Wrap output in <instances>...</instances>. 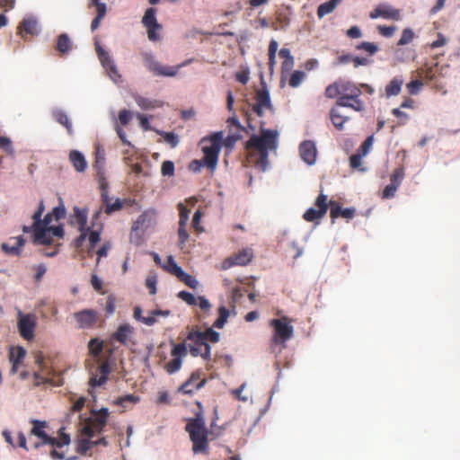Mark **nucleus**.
I'll return each instance as SVG.
<instances>
[{
  "label": "nucleus",
  "mask_w": 460,
  "mask_h": 460,
  "mask_svg": "<svg viewBox=\"0 0 460 460\" xmlns=\"http://www.w3.org/2000/svg\"><path fill=\"white\" fill-rule=\"evenodd\" d=\"M137 105L143 110H152L162 106V102L136 95L134 97Z\"/></svg>",
  "instance_id": "473e14b6"
},
{
  "label": "nucleus",
  "mask_w": 460,
  "mask_h": 460,
  "mask_svg": "<svg viewBox=\"0 0 460 460\" xmlns=\"http://www.w3.org/2000/svg\"><path fill=\"white\" fill-rule=\"evenodd\" d=\"M102 192V200L105 207L104 211L106 214L110 215L115 211H118L122 208V201L119 199H117L113 203H111V199L108 195V191L106 190L105 184H101Z\"/></svg>",
  "instance_id": "5701e85b"
},
{
  "label": "nucleus",
  "mask_w": 460,
  "mask_h": 460,
  "mask_svg": "<svg viewBox=\"0 0 460 460\" xmlns=\"http://www.w3.org/2000/svg\"><path fill=\"white\" fill-rule=\"evenodd\" d=\"M254 100L255 102L252 104V110L254 113H256L257 116L262 117L265 110L270 111H274L270 101V93L266 86H263L261 89L256 91Z\"/></svg>",
  "instance_id": "f8f14e48"
},
{
  "label": "nucleus",
  "mask_w": 460,
  "mask_h": 460,
  "mask_svg": "<svg viewBox=\"0 0 460 460\" xmlns=\"http://www.w3.org/2000/svg\"><path fill=\"white\" fill-rule=\"evenodd\" d=\"M178 297L187 303L189 305H196L198 303L197 297L188 291H180L178 293Z\"/></svg>",
  "instance_id": "09e8293b"
},
{
  "label": "nucleus",
  "mask_w": 460,
  "mask_h": 460,
  "mask_svg": "<svg viewBox=\"0 0 460 460\" xmlns=\"http://www.w3.org/2000/svg\"><path fill=\"white\" fill-rule=\"evenodd\" d=\"M144 64L146 68L152 72L155 75L169 76L172 77L177 75L179 69L184 66L188 62L176 66H164L157 62L151 53H142Z\"/></svg>",
  "instance_id": "6e6552de"
},
{
  "label": "nucleus",
  "mask_w": 460,
  "mask_h": 460,
  "mask_svg": "<svg viewBox=\"0 0 460 460\" xmlns=\"http://www.w3.org/2000/svg\"><path fill=\"white\" fill-rule=\"evenodd\" d=\"M402 84H403L402 78H401V77H394L385 86V94L388 97L398 95L401 93Z\"/></svg>",
  "instance_id": "72a5a7b5"
},
{
  "label": "nucleus",
  "mask_w": 460,
  "mask_h": 460,
  "mask_svg": "<svg viewBox=\"0 0 460 460\" xmlns=\"http://www.w3.org/2000/svg\"><path fill=\"white\" fill-rule=\"evenodd\" d=\"M369 17L371 19L382 17L386 20L399 21L401 19V12L388 4H383L373 9L369 13Z\"/></svg>",
  "instance_id": "a211bd4d"
},
{
  "label": "nucleus",
  "mask_w": 460,
  "mask_h": 460,
  "mask_svg": "<svg viewBox=\"0 0 460 460\" xmlns=\"http://www.w3.org/2000/svg\"><path fill=\"white\" fill-rule=\"evenodd\" d=\"M34 232V243L40 244H49L51 243V236L49 233L48 227H43L41 223L40 225H32Z\"/></svg>",
  "instance_id": "a878e982"
},
{
  "label": "nucleus",
  "mask_w": 460,
  "mask_h": 460,
  "mask_svg": "<svg viewBox=\"0 0 460 460\" xmlns=\"http://www.w3.org/2000/svg\"><path fill=\"white\" fill-rule=\"evenodd\" d=\"M201 333L205 336V341L207 343H217L219 341V333L214 331L212 328H208L206 331L201 332Z\"/></svg>",
  "instance_id": "8fccbe9b"
},
{
  "label": "nucleus",
  "mask_w": 460,
  "mask_h": 460,
  "mask_svg": "<svg viewBox=\"0 0 460 460\" xmlns=\"http://www.w3.org/2000/svg\"><path fill=\"white\" fill-rule=\"evenodd\" d=\"M299 154L305 163L313 165L317 155L315 144L311 140L303 141L299 146Z\"/></svg>",
  "instance_id": "aec40b11"
},
{
  "label": "nucleus",
  "mask_w": 460,
  "mask_h": 460,
  "mask_svg": "<svg viewBox=\"0 0 460 460\" xmlns=\"http://www.w3.org/2000/svg\"><path fill=\"white\" fill-rule=\"evenodd\" d=\"M305 76V74L303 71H295L289 78V85L293 88L299 86L300 84L303 82Z\"/></svg>",
  "instance_id": "de8ad7c7"
},
{
  "label": "nucleus",
  "mask_w": 460,
  "mask_h": 460,
  "mask_svg": "<svg viewBox=\"0 0 460 460\" xmlns=\"http://www.w3.org/2000/svg\"><path fill=\"white\" fill-rule=\"evenodd\" d=\"M186 217H184L181 220L179 221V229H178V236H179V245L181 248L189 240V234L186 229Z\"/></svg>",
  "instance_id": "58836bf2"
},
{
  "label": "nucleus",
  "mask_w": 460,
  "mask_h": 460,
  "mask_svg": "<svg viewBox=\"0 0 460 460\" xmlns=\"http://www.w3.org/2000/svg\"><path fill=\"white\" fill-rule=\"evenodd\" d=\"M156 9L150 7L145 12L142 18V23L146 28L148 40L151 41H157L160 39L157 31L162 30V25L156 20Z\"/></svg>",
  "instance_id": "9d476101"
},
{
  "label": "nucleus",
  "mask_w": 460,
  "mask_h": 460,
  "mask_svg": "<svg viewBox=\"0 0 460 460\" xmlns=\"http://www.w3.org/2000/svg\"><path fill=\"white\" fill-rule=\"evenodd\" d=\"M423 85L420 80H413L406 84L410 94L415 95L419 93L421 86Z\"/></svg>",
  "instance_id": "4d7b16f0"
},
{
  "label": "nucleus",
  "mask_w": 460,
  "mask_h": 460,
  "mask_svg": "<svg viewBox=\"0 0 460 460\" xmlns=\"http://www.w3.org/2000/svg\"><path fill=\"white\" fill-rule=\"evenodd\" d=\"M223 131H217L211 136L202 137L199 142L204 154L203 162L211 172H214L217 166L219 153L223 146Z\"/></svg>",
  "instance_id": "20e7f679"
},
{
  "label": "nucleus",
  "mask_w": 460,
  "mask_h": 460,
  "mask_svg": "<svg viewBox=\"0 0 460 460\" xmlns=\"http://www.w3.org/2000/svg\"><path fill=\"white\" fill-rule=\"evenodd\" d=\"M91 438H82L77 444V452L81 455H85L88 450L93 447V440Z\"/></svg>",
  "instance_id": "49530a36"
},
{
  "label": "nucleus",
  "mask_w": 460,
  "mask_h": 460,
  "mask_svg": "<svg viewBox=\"0 0 460 460\" xmlns=\"http://www.w3.org/2000/svg\"><path fill=\"white\" fill-rule=\"evenodd\" d=\"M340 91L339 98H346L356 93L362 94L360 87L350 81L340 80Z\"/></svg>",
  "instance_id": "bb28decb"
},
{
  "label": "nucleus",
  "mask_w": 460,
  "mask_h": 460,
  "mask_svg": "<svg viewBox=\"0 0 460 460\" xmlns=\"http://www.w3.org/2000/svg\"><path fill=\"white\" fill-rule=\"evenodd\" d=\"M340 81L329 84L325 89V96L330 99L340 97Z\"/></svg>",
  "instance_id": "a18cd8bd"
},
{
  "label": "nucleus",
  "mask_w": 460,
  "mask_h": 460,
  "mask_svg": "<svg viewBox=\"0 0 460 460\" xmlns=\"http://www.w3.org/2000/svg\"><path fill=\"white\" fill-rule=\"evenodd\" d=\"M19 33H22V31L26 32L30 35H36L38 34V22L33 17H27L22 20V22L20 23L19 27Z\"/></svg>",
  "instance_id": "c756f323"
},
{
  "label": "nucleus",
  "mask_w": 460,
  "mask_h": 460,
  "mask_svg": "<svg viewBox=\"0 0 460 460\" xmlns=\"http://www.w3.org/2000/svg\"><path fill=\"white\" fill-rule=\"evenodd\" d=\"M147 217H148V216L146 213L141 214L137 217V219L134 222L132 230L137 231V230H140V229H143L144 227H146V223L147 221Z\"/></svg>",
  "instance_id": "13d9d810"
},
{
  "label": "nucleus",
  "mask_w": 460,
  "mask_h": 460,
  "mask_svg": "<svg viewBox=\"0 0 460 460\" xmlns=\"http://www.w3.org/2000/svg\"><path fill=\"white\" fill-rule=\"evenodd\" d=\"M264 124L261 122V135H252L245 144L248 162L261 171L268 168L269 153L276 151L279 137L277 130L266 129Z\"/></svg>",
  "instance_id": "f257e3e1"
},
{
  "label": "nucleus",
  "mask_w": 460,
  "mask_h": 460,
  "mask_svg": "<svg viewBox=\"0 0 460 460\" xmlns=\"http://www.w3.org/2000/svg\"><path fill=\"white\" fill-rule=\"evenodd\" d=\"M106 13L103 6H101L99 13H97V15L95 18L92 21L91 23V29L93 31H94L99 26L102 22V20L105 17Z\"/></svg>",
  "instance_id": "6e6d98bb"
},
{
  "label": "nucleus",
  "mask_w": 460,
  "mask_h": 460,
  "mask_svg": "<svg viewBox=\"0 0 460 460\" xmlns=\"http://www.w3.org/2000/svg\"><path fill=\"white\" fill-rule=\"evenodd\" d=\"M188 354L187 345L183 343L173 344L171 350V356L173 358L165 364L164 369L168 374H173L181 367L182 358Z\"/></svg>",
  "instance_id": "9b49d317"
},
{
  "label": "nucleus",
  "mask_w": 460,
  "mask_h": 460,
  "mask_svg": "<svg viewBox=\"0 0 460 460\" xmlns=\"http://www.w3.org/2000/svg\"><path fill=\"white\" fill-rule=\"evenodd\" d=\"M24 245V239L22 236L11 238L8 243L2 244L3 251L9 255H19L21 248Z\"/></svg>",
  "instance_id": "b1692460"
},
{
  "label": "nucleus",
  "mask_w": 460,
  "mask_h": 460,
  "mask_svg": "<svg viewBox=\"0 0 460 460\" xmlns=\"http://www.w3.org/2000/svg\"><path fill=\"white\" fill-rule=\"evenodd\" d=\"M162 136L164 141L168 143L172 147H175L179 144V137L173 132H163Z\"/></svg>",
  "instance_id": "5fc2aeb1"
},
{
  "label": "nucleus",
  "mask_w": 460,
  "mask_h": 460,
  "mask_svg": "<svg viewBox=\"0 0 460 460\" xmlns=\"http://www.w3.org/2000/svg\"><path fill=\"white\" fill-rule=\"evenodd\" d=\"M356 49L364 50L367 52L370 56H373L378 51L379 48L376 43L363 41L356 46Z\"/></svg>",
  "instance_id": "37998d69"
},
{
  "label": "nucleus",
  "mask_w": 460,
  "mask_h": 460,
  "mask_svg": "<svg viewBox=\"0 0 460 460\" xmlns=\"http://www.w3.org/2000/svg\"><path fill=\"white\" fill-rule=\"evenodd\" d=\"M414 38H415L414 31L410 28H406L402 31V36H401L400 40H398L397 45L404 46V45L410 44L413 40Z\"/></svg>",
  "instance_id": "79ce46f5"
},
{
  "label": "nucleus",
  "mask_w": 460,
  "mask_h": 460,
  "mask_svg": "<svg viewBox=\"0 0 460 460\" xmlns=\"http://www.w3.org/2000/svg\"><path fill=\"white\" fill-rule=\"evenodd\" d=\"M202 167H206V164L203 162V158L200 160H193L189 164V170L193 172H200Z\"/></svg>",
  "instance_id": "0e129e2a"
},
{
  "label": "nucleus",
  "mask_w": 460,
  "mask_h": 460,
  "mask_svg": "<svg viewBox=\"0 0 460 460\" xmlns=\"http://www.w3.org/2000/svg\"><path fill=\"white\" fill-rule=\"evenodd\" d=\"M0 147L3 148L9 155L13 154V148L12 146V142L6 137H0Z\"/></svg>",
  "instance_id": "052dcab7"
},
{
  "label": "nucleus",
  "mask_w": 460,
  "mask_h": 460,
  "mask_svg": "<svg viewBox=\"0 0 460 460\" xmlns=\"http://www.w3.org/2000/svg\"><path fill=\"white\" fill-rule=\"evenodd\" d=\"M111 373V367L109 362L103 361L97 369L96 374H93L89 379V386L99 387L106 384L108 381L109 375Z\"/></svg>",
  "instance_id": "6ab92c4d"
},
{
  "label": "nucleus",
  "mask_w": 460,
  "mask_h": 460,
  "mask_svg": "<svg viewBox=\"0 0 460 460\" xmlns=\"http://www.w3.org/2000/svg\"><path fill=\"white\" fill-rule=\"evenodd\" d=\"M146 286L149 289V293L155 295L156 293V278L155 276L147 277Z\"/></svg>",
  "instance_id": "774afa93"
},
{
  "label": "nucleus",
  "mask_w": 460,
  "mask_h": 460,
  "mask_svg": "<svg viewBox=\"0 0 460 460\" xmlns=\"http://www.w3.org/2000/svg\"><path fill=\"white\" fill-rule=\"evenodd\" d=\"M90 354L94 358H99L103 349V341L98 338H93L88 342Z\"/></svg>",
  "instance_id": "c9c22d12"
},
{
  "label": "nucleus",
  "mask_w": 460,
  "mask_h": 460,
  "mask_svg": "<svg viewBox=\"0 0 460 460\" xmlns=\"http://www.w3.org/2000/svg\"><path fill=\"white\" fill-rule=\"evenodd\" d=\"M330 117H331L333 126L339 130H342L344 123L349 119V118L348 116L344 115L341 111V110L339 109V107L337 105H336V107H333L331 110Z\"/></svg>",
  "instance_id": "7c9ffc66"
},
{
  "label": "nucleus",
  "mask_w": 460,
  "mask_h": 460,
  "mask_svg": "<svg viewBox=\"0 0 460 460\" xmlns=\"http://www.w3.org/2000/svg\"><path fill=\"white\" fill-rule=\"evenodd\" d=\"M32 428L30 434L38 438L40 441L34 444V448L41 446H50L49 451V456L53 460H75L76 457H66L65 447H68L71 442L70 436L64 432V428L59 429L58 438L47 434L46 429L49 427L45 420H31Z\"/></svg>",
  "instance_id": "f03ea898"
},
{
  "label": "nucleus",
  "mask_w": 460,
  "mask_h": 460,
  "mask_svg": "<svg viewBox=\"0 0 460 460\" xmlns=\"http://www.w3.org/2000/svg\"><path fill=\"white\" fill-rule=\"evenodd\" d=\"M360 96L361 94L356 93L346 98H338L336 105L338 107L350 108L355 111H362L365 110V104Z\"/></svg>",
  "instance_id": "412c9836"
},
{
  "label": "nucleus",
  "mask_w": 460,
  "mask_h": 460,
  "mask_svg": "<svg viewBox=\"0 0 460 460\" xmlns=\"http://www.w3.org/2000/svg\"><path fill=\"white\" fill-rule=\"evenodd\" d=\"M52 214V217H54L56 220H59L66 216V209L63 205L58 206L52 209L50 212Z\"/></svg>",
  "instance_id": "338daca9"
},
{
  "label": "nucleus",
  "mask_w": 460,
  "mask_h": 460,
  "mask_svg": "<svg viewBox=\"0 0 460 460\" xmlns=\"http://www.w3.org/2000/svg\"><path fill=\"white\" fill-rule=\"evenodd\" d=\"M341 2V0H330L321 4L317 8V16L319 18H323V16L332 13Z\"/></svg>",
  "instance_id": "f704fd0d"
},
{
  "label": "nucleus",
  "mask_w": 460,
  "mask_h": 460,
  "mask_svg": "<svg viewBox=\"0 0 460 460\" xmlns=\"http://www.w3.org/2000/svg\"><path fill=\"white\" fill-rule=\"evenodd\" d=\"M163 268L176 277L182 275L183 270L177 265L172 255L168 256L167 265H163Z\"/></svg>",
  "instance_id": "a19ab883"
},
{
  "label": "nucleus",
  "mask_w": 460,
  "mask_h": 460,
  "mask_svg": "<svg viewBox=\"0 0 460 460\" xmlns=\"http://www.w3.org/2000/svg\"><path fill=\"white\" fill-rule=\"evenodd\" d=\"M392 113L400 119L402 125H404L409 119V115L402 111L400 108L393 109Z\"/></svg>",
  "instance_id": "69168bd1"
},
{
  "label": "nucleus",
  "mask_w": 460,
  "mask_h": 460,
  "mask_svg": "<svg viewBox=\"0 0 460 460\" xmlns=\"http://www.w3.org/2000/svg\"><path fill=\"white\" fill-rule=\"evenodd\" d=\"M161 173L163 176H172L174 174V164L169 160L163 162Z\"/></svg>",
  "instance_id": "603ef678"
},
{
  "label": "nucleus",
  "mask_w": 460,
  "mask_h": 460,
  "mask_svg": "<svg viewBox=\"0 0 460 460\" xmlns=\"http://www.w3.org/2000/svg\"><path fill=\"white\" fill-rule=\"evenodd\" d=\"M36 318L33 314H23L21 312L18 314V329L21 336L31 341L34 337V330L36 327Z\"/></svg>",
  "instance_id": "4468645a"
},
{
  "label": "nucleus",
  "mask_w": 460,
  "mask_h": 460,
  "mask_svg": "<svg viewBox=\"0 0 460 460\" xmlns=\"http://www.w3.org/2000/svg\"><path fill=\"white\" fill-rule=\"evenodd\" d=\"M74 318L81 329L93 327L99 320V314L93 309H84L74 314Z\"/></svg>",
  "instance_id": "f3484780"
},
{
  "label": "nucleus",
  "mask_w": 460,
  "mask_h": 460,
  "mask_svg": "<svg viewBox=\"0 0 460 460\" xmlns=\"http://www.w3.org/2000/svg\"><path fill=\"white\" fill-rule=\"evenodd\" d=\"M187 340L192 341L190 345V352L193 357H202L204 359L208 360L211 358V347L205 341V336L201 331H190L187 335Z\"/></svg>",
  "instance_id": "0eeeda50"
},
{
  "label": "nucleus",
  "mask_w": 460,
  "mask_h": 460,
  "mask_svg": "<svg viewBox=\"0 0 460 460\" xmlns=\"http://www.w3.org/2000/svg\"><path fill=\"white\" fill-rule=\"evenodd\" d=\"M132 119V114L128 110L124 109L119 111V121L122 126H127L130 119Z\"/></svg>",
  "instance_id": "bf43d9fd"
},
{
  "label": "nucleus",
  "mask_w": 460,
  "mask_h": 460,
  "mask_svg": "<svg viewBox=\"0 0 460 460\" xmlns=\"http://www.w3.org/2000/svg\"><path fill=\"white\" fill-rule=\"evenodd\" d=\"M218 314H219L218 318L215 321V323H213V326L216 328L221 329L224 327V325L227 322V319L230 315V312L226 306L221 305L218 308Z\"/></svg>",
  "instance_id": "4c0bfd02"
},
{
  "label": "nucleus",
  "mask_w": 460,
  "mask_h": 460,
  "mask_svg": "<svg viewBox=\"0 0 460 460\" xmlns=\"http://www.w3.org/2000/svg\"><path fill=\"white\" fill-rule=\"evenodd\" d=\"M377 31L379 34L385 38H391L394 32L396 31L395 26H385V25H377L376 27Z\"/></svg>",
  "instance_id": "864d4df0"
},
{
  "label": "nucleus",
  "mask_w": 460,
  "mask_h": 460,
  "mask_svg": "<svg viewBox=\"0 0 460 460\" xmlns=\"http://www.w3.org/2000/svg\"><path fill=\"white\" fill-rule=\"evenodd\" d=\"M330 205V217L332 218V222L334 223L335 219L339 217H341L346 219H351L355 216V209L347 208H342L340 204L336 201L331 200L328 203Z\"/></svg>",
  "instance_id": "4be33fe9"
},
{
  "label": "nucleus",
  "mask_w": 460,
  "mask_h": 460,
  "mask_svg": "<svg viewBox=\"0 0 460 460\" xmlns=\"http://www.w3.org/2000/svg\"><path fill=\"white\" fill-rule=\"evenodd\" d=\"M52 117L58 123H59L60 125H62L63 127L66 128L67 134L69 136H73L74 130H73L72 123H71L67 114L63 110L54 109L52 111Z\"/></svg>",
  "instance_id": "c85d7f7f"
},
{
  "label": "nucleus",
  "mask_w": 460,
  "mask_h": 460,
  "mask_svg": "<svg viewBox=\"0 0 460 460\" xmlns=\"http://www.w3.org/2000/svg\"><path fill=\"white\" fill-rule=\"evenodd\" d=\"M362 156L361 154H355L349 157V165L352 169H359L362 164Z\"/></svg>",
  "instance_id": "680f3d73"
},
{
  "label": "nucleus",
  "mask_w": 460,
  "mask_h": 460,
  "mask_svg": "<svg viewBox=\"0 0 460 460\" xmlns=\"http://www.w3.org/2000/svg\"><path fill=\"white\" fill-rule=\"evenodd\" d=\"M404 178V169L402 167L396 168L390 177V184L399 188L402 179Z\"/></svg>",
  "instance_id": "c03bdc74"
},
{
  "label": "nucleus",
  "mask_w": 460,
  "mask_h": 460,
  "mask_svg": "<svg viewBox=\"0 0 460 460\" xmlns=\"http://www.w3.org/2000/svg\"><path fill=\"white\" fill-rule=\"evenodd\" d=\"M139 401H140L139 396L130 394H126L124 396H120V397L117 398L114 401V403L118 406L127 408L128 403L136 404Z\"/></svg>",
  "instance_id": "e433bc0d"
},
{
  "label": "nucleus",
  "mask_w": 460,
  "mask_h": 460,
  "mask_svg": "<svg viewBox=\"0 0 460 460\" xmlns=\"http://www.w3.org/2000/svg\"><path fill=\"white\" fill-rule=\"evenodd\" d=\"M95 50L100 62L107 71L111 79L115 83L120 82L121 75L117 69L114 60L111 58L109 53L103 49L98 42H95Z\"/></svg>",
  "instance_id": "1a4fd4ad"
},
{
  "label": "nucleus",
  "mask_w": 460,
  "mask_h": 460,
  "mask_svg": "<svg viewBox=\"0 0 460 460\" xmlns=\"http://www.w3.org/2000/svg\"><path fill=\"white\" fill-rule=\"evenodd\" d=\"M91 413L92 416L84 420L80 416L82 425L80 429L81 434L88 438H93L104 429L110 414L108 408H102L98 411L92 410Z\"/></svg>",
  "instance_id": "39448f33"
},
{
  "label": "nucleus",
  "mask_w": 460,
  "mask_h": 460,
  "mask_svg": "<svg viewBox=\"0 0 460 460\" xmlns=\"http://www.w3.org/2000/svg\"><path fill=\"white\" fill-rule=\"evenodd\" d=\"M69 159L77 172H84L87 167V163L84 156L76 150H73L69 154Z\"/></svg>",
  "instance_id": "2f4dec72"
},
{
  "label": "nucleus",
  "mask_w": 460,
  "mask_h": 460,
  "mask_svg": "<svg viewBox=\"0 0 460 460\" xmlns=\"http://www.w3.org/2000/svg\"><path fill=\"white\" fill-rule=\"evenodd\" d=\"M206 383V378L201 379V371L195 370L192 372L190 378L179 387L178 392L182 394L191 395L195 391L202 388Z\"/></svg>",
  "instance_id": "dca6fc26"
},
{
  "label": "nucleus",
  "mask_w": 460,
  "mask_h": 460,
  "mask_svg": "<svg viewBox=\"0 0 460 460\" xmlns=\"http://www.w3.org/2000/svg\"><path fill=\"white\" fill-rule=\"evenodd\" d=\"M314 205L318 208H308L303 215V218L307 222H314L323 218L328 210V198L327 195L320 193L315 199Z\"/></svg>",
  "instance_id": "ddd939ff"
},
{
  "label": "nucleus",
  "mask_w": 460,
  "mask_h": 460,
  "mask_svg": "<svg viewBox=\"0 0 460 460\" xmlns=\"http://www.w3.org/2000/svg\"><path fill=\"white\" fill-rule=\"evenodd\" d=\"M45 210V206L43 203V200L40 201L38 209L35 211V213L32 216L33 224L34 225H40L41 223V216Z\"/></svg>",
  "instance_id": "e2e57ef3"
},
{
  "label": "nucleus",
  "mask_w": 460,
  "mask_h": 460,
  "mask_svg": "<svg viewBox=\"0 0 460 460\" xmlns=\"http://www.w3.org/2000/svg\"><path fill=\"white\" fill-rule=\"evenodd\" d=\"M177 278L181 281L184 282L185 285H187L188 287H190L191 288H196L198 286L197 279L193 276H191L184 271H182V275H179Z\"/></svg>",
  "instance_id": "3c124183"
},
{
  "label": "nucleus",
  "mask_w": 460,
  "mask_h": 460,
  "mask_svg": "<svg viewBox=\"0 0 460 460\" xmlns=\"http://www.w3.org/2000/svg\"><path fill=\"white\" fill-rule=\"evenodd\" d=\"M185 430L189 433L192 442V451L195 454H208V429L201 411H198L194 418L188 419Z\"/></svg>",
  "instance_id": "7ed1b4c3"
},
{
  "label": "nucleus",
  "mask_w": 460,
  "mask_h": 460,
  "mask_svg": "<svg viewBox=\"0 0 460 460\" xmlns=\"http://www.w3.org/2000/svg\"><path fill=\"white\" fill-rule=\"evenodd\" d=\"M133 327L128 323L121 324L118 327L112 338L123 345H127L130 340V336L133 333Z\"/></svg>",
  "instance_id": "393cba45"
},
{
  "label": "nucleus",
  "mask_w": 460,
  "mask_h": 460,
  "mask_svg": "<svg viewBox=\"0 0 460 460\" xmlns=\"http://www.w3.org/2000/svg\"><path fill=\"white\" fill-rule=\"evenodd\" d=\"M73 49L71 39L66 33H61L57 39L56 49L59 56L67 55Z\"/></svg>",
  "instance_id": "cd10ccee"
},
{
  "label": "nucleus",
  "mask_w": 460,
  "mask_h": 460,
  "mask_svg": "<svg viewBox=\"0 0 460 460\" xmlns=\"http://www.w3.org/2000/svg\"><path fill=\"white\" fill-rule=\"evenodd\" d=\"M270 325L273 328V335L270 339V347L273 349L276 345L286 347V342L293 336L294 328L291 325V320L287 316L270 321Z\"/></svg>",
  "instance_id": "423d86ee"
},
{
  "label": "nucleus",
  "mask_w": 460,
  "mask_h": 460,
  "mask_svg": "<svg viewBox=\"0 0 460 460\" xmlns=\"http://www.w3.org/2000/svg\"><path fill=\"white\" fill-rule=\"evenodd\" d=\"M253 252L251 248H245L237 253L226 258L222 262V269L228 270L233 266H245L252 261Z\"/></svg>",
  "instance_id": "2eb2a0df"
},
{
  "label": "nucleus",
  "mask_w": 460,
  "mask_h": 460,
  "mask_svg": "<svg viewBox=\"0 0 460 460\" xmlns=\"http://www.w3.org/2000/svg\"><path fill=\"white\" fill-rule=\"evenodd\" d=\"M26 356V350L22 347L12 349L10 351V361L14 364L21 365Z\"/></svg>",
  "instance_id": "ea45409f"
}]
</instances>
